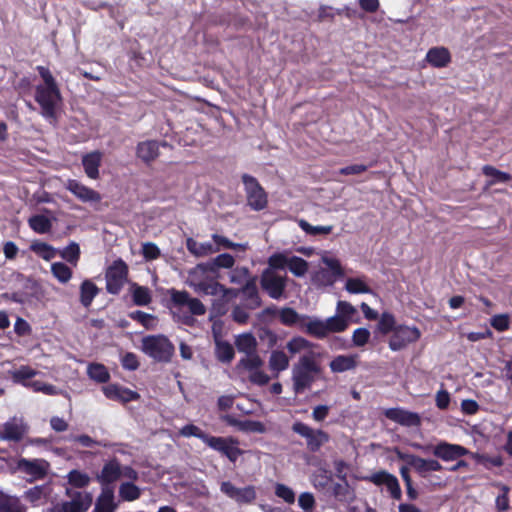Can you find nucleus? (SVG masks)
I'll use <instances>...</instances> for the list:
<instances>
[{
	"mask_svg": "<svg viewBox=\"0 0 512 512\" xmlns=\"http://www.w3.org/2000/svg\"><path fill=\"white\" fill-rule=\"evenodd\" d=\"M127 276V264L122 259L115 260L105 274L107 292L113 295L118 294L126 283Z\"/></svg>",
	"mask_w": 512,
	"mask_h": 512,
	"instance_id": "7",
	"label": "nucleus"
},
{
	"mask_svg": "<svg viewBox=\"0 0 512 512\" xmlns=\"http://www.w3.org/2000/svg\"><path fill=\"white\" fill-rule=\"evenodd\" d=\"M239 365L250 373L261 368L263 365V360L260 358L257 352H255L253 354H247L245 357L241 358Z\"/></svg>",
	"mask_w": 512,
	"mask_h": 512,
	"instance_id": "52",
	"label": "nucleus"
},
{
	"mask_svg": "<svg viewBox=\"0 0 512 512\" xmlns=\"http://www.w3.org/2000/svg\"><path fill=\"white\" fill-rule=\"evenodd\" d=\"M326 268H321L312 276V282L318 287L332 286L337 279L343 277V269L338 259L333 257H322Z\"/></svg>",
	"mask_w": 512,
	"mask_h": 512,
	"instance_id": "4",
	"label": "nucleus"
},
{
	"mask_svg": "<svg viewBox=\"0 0 512 512\" xmlns=\"http://www.w3.org/2000/svg\"><path fill=\"white\" fill-rule=\"evenodd\" d=\"M287 276L280 275L272 269H265L260 277V285L270 298L279 300L285 297Z\"/></svg>",
	"mask_w": 512,
	"mask_h": 512,
	"instance_id": "6",
	"label": "nucleus"
},
{
	"mask_svg": "<svg viewBox=\"0 0 512 512\" xmlns=\"http://www.w3.org/2000/svg\"><path fill=\"white\" fill-rule=\"evenodd\" d=\"M142 351L158 362H169L175 348L166 336L153 335L142 339Z\"/></svg>",
	"mask_w": 512,
	"mask_h": 512,
	"instance_id": "3",
	"label": "nucleus"
},
{
	"mask_svg": "<svg viewBox=\"0 0 512 512\" xmlns=\"http://www.w3.org/2000/svg\"><path fill=\"white\" fill-rule=\"evenodd\" d=\"M249 269L247 267H236L231 270L229 274V279L231 283L241 284L243 282H247L249 279Z\"/></svg>",
	"mask_w": 512,
	"mask_h": 512,
	"instance_id": "63",
	"label": "nucleus"
},
{
	"mask_svg": "<svg viewBox=\"0 0 512 512\" xmlns=\"http://www.w3.org/2000/svg\"><path fill=\"white\" fill-rule=\"evenodd\" d=\"M240 431L246 433H264L266 431L265 425L260 421L242 420L240 424Z\"/></svg>",
	"mask_w": 512,
	"mask_h": 512,
	"instance_id": "62",
	"label": "nucleus"
},
{
	"mask_svg": "<svg viewBox=\"0 0 512 512\" xmlns=\"http://www.w3.org/2000/svg\"><path fill=\"white\" fill-rule=\"evenodd\" d=\"M308 262L298 256H291L288 269L296 277H303L308 272Z\"/></svg>",
	"mask_w": 512,
	"mask_h": 512,
	"instance_id": "50",
	"label": "nucleus"
},
{
	"mask_svg": "<svg viewBox=\"0 0 512 512\" xmlns=\"http://www.w3.org/2000/svg\"><path fill=\"white\" fill-rule=\"evenodd\" d=\"M235 346L241 353L253 354L257 352V340L251 333H243L236 337Z\"/></svg>",
	"mask_w": 512,
	"mask_h": 512,
	"instance_id": "36",
	"label": "nucleus"
},
{
	"mask_svg": "<svg viewBox=\"0 0 512 512\" xmlns=\"http://www.w3.org/2000/svg\"><path fill=\"white\" fill-rule=\"evenodd\" d=\"M326 320L328 335L330 333H340L345 331L349 324L344 320L342 317H340L337 313L334 316H331Z\"/></svg>",
	"mask_w": 512,
	"mask_h": 512,
	"instance_id": "53",
	"label": "nucleus"
},
{
	"mask_svg": "<svg viewBox=\"0 0 512 512\" xmlns=\"http://www.w3.org/2000/svg\"><path fill=\"white\" fill-rule=\"evenodd\" d=\"M168 146L165 141L144 140L136 145V156L146 165H150L160 155V147Z\"/></svg>",
	"mask_w": 512,
	"mask_h": 512,
	"instance_id": "20",
	"label": "nucleus"
},
{
	"mask_svg": "<svg viewBox=\"0 0 512 512\" xmlns=\"http://www.w3.org/2000/svg\"><path fill=\"white\" fill-rule=\"evenodd\" d=\"M364 480L376 486H385L390 496L395 500H400L402 497V491L397 477L385 470L372 473L366 476Z\"/></svg>",
	"mask_w": 512,
	"mask_h": 512,
	"instance_id": "13",
	"label": "nucleus"
},
{
	"mask_svg": "<svg viewBox=\"0 0 512 512\" xmlns=\"http://www.w3.org/2000/svg\"><path fill=\"white\" fill-rule=\"evenodd\" d=\"M426 60L434 67H446L451 61V55L448 49L444 47L431 48L426 54Z\"/></svg>",
	"mask_w": 512,
	"mask_h": 512,
	"instance_id": "30",
	"label": "nucleus"
},
{
	"mask_svg": "<svg viewBox=\"0 0 512 512\" xmlns=\"http://www.w3.org/2000/svg\"><path fill=\"white\" fill-rule=\"evenodd\" d=\"M248 310L243 304L236 305L231 312V317L238 324H246L250 318Z\"/></svg>",
	"mask_w": 512,
	"mask_h": 512,
	"instance_id": "64",
	"label": "nucleus"
},
{
	"mask_svg": "<svg viewBox=\"0 0 512 512\" xmlns=\"http://www.w3.org/2000/svg\"><path fill=\"white\" fill-rule=\"evenodd\" d=\"M210 274L212 278H217L219 275V271L217 266L215 265L214 259L205 262L199 263L189 272L190 278H208L206 275Z\"/></svg>",
	"mask_w": 512,
	"mask_h": 512,
	"instance_id": "37",
	"label": "nucleus"
},
{
	"mask_svg": "<svg viewBox=\"0 0 512 512\" xmlns=\"http://www.w3.org/2000/svg\"><path fill=\"white\" fill-rule=\"evenodd\" d=\"M316 347V344L308 341L307 339L301 336L292 337L286 344V349L288 350L291 356H295L297 354H301V356H306L311 354L312 356L319 357L320 354L315 351Z\"/></svg>",
	"mask_w": 512,
	"mask_h": 512,
	"instance_id": "24",
	"label": "nucleus"
},
{
	"mask_svg": "<svg viewBox=\"0 0 512 512\" xmlns=\"http://www.w3.org/2000/svg\"><path fill=\"white\" fill-rule=\"evenodd\" d=\"M35 101L40 106V114L49 123L57 121L58 111L62 107L63 98L59 87H35Z\"/></svg>",
	"mask_w": 512,
	"mask_h": 512,
	"instance_id": "2",
	"label": "nucleus"
},
{
	"mask_svg": "<svg viewBox=\"0 0 512 512\" xmlns=\"http://www.w3.org/2000/svg\"><path fill=\"white\" fill-rule=\"evenodd\" d=\"M274 492L278 498L282 499L287 504H293L296 500V495L293 489L285 484L276 483Z\"/></svg>",
	"mask_w": 512,
	"mask_h": 512,
	"instance_id": "57",
	"label": "nucleus"
},
{
	"mask_svg": "<svg viewBox=\"0 0 512 512\" xmlns=\"http://www.w3.org/2000/svg\"><path fill=\"white\" fill-rule=\"evenodd\" d=\"M318 358L311 354L300 356L298 362L293 365L291 379L296 394H301L310 389L321 374L322 368Z\"/></svg>",
	"mask_w": 512,
	"mask_h": 512,
	"instance_id": "1",
	"label": "nucleus"
},
{
	"mask_svg": "<svg viewBox=\"0 0 512 512\" xmlns=\"http://www.w3.org/2000/svg\"><path fill=\"white\" fill-rule=\"evenodd\" d=\"M242 181L248 205L255 211L264 209L267 206V195L258 180L249 174H243Z\"/></svg>",
	"mask_w": 512,
	"mask_h": 512,
	"instance_id": "8",
	"label": "nucleus"
},
{
	"mask_svg": "<svg viewBox=\"0 0 512 512\" xmlns=\"http://www.w3.org/2000/svg\"><path fill=\"white\" fill-rule=\"evenodd\" d=\"M290 257L291 256L289 255L288 251L272 254L267 261L269 266L268 269H272L275 271L276 269L282 270L286 267L288 268Z\"/></svg>",
	"mask_w": 512,
	"mask_h": 512,
	"instance_id": "48",
	"label": "nucleus"
},
{
	"mask_svg": "<svg viewBox=\"0 0 512 512\" xmlns=\"http://www.w3.org/2000/svg\"><path fill=\"white\" fill-rule=\"evenodd\" d=\"M215 279L216 278H190L189 284L197 293L211 296L220 295L222 297L236 296L234 289L225 287Z\"/></svg>",
	"mask_w": 512,
	"mask_h": 512,
	"instance_id": "9",
	"label": "nucleus"
},
{
	"mask_svg": "<svg viewBox=\"0 0 512 512\" xmlns=\"http://www.w3.org/2000/svg\"><path fill=\"white\" fill-rule=\"evenodd\" d=\"M132 300L137 306H147L152 301L151 291L148 287L140 286L137 283L130 285Z\"/></svg>",
	"mask_w": 512,
	"mask_h": 512,
	"instance_id": "33",
	"label": "nucleus"
},
{
	"mask_svg": "<svg viewBox=\"0 0 512 512\" xmlns=\"http://www.w3.org/2000/svg\"><path fill=\"white\" fill-rule=\"evenodd\" d=\"M98 293L99 288L91 280H84L80 285V303L85 308L90 307Z\"/></svg>",
	"mask_w": 512,
	"mask_h": 512,
	"instance_id": "35",
	"label": "nucleus"
},
{
	"mask_svg": "<svg viewBox=\"0 0 512 512\" xmlns=\"http://www.w3.org/2000/svg\"><path fill=\"white\" fill-rule=\"evenodd\" d=\"M234 291L236 292V296L238 294L241 295V304L245 305L249 310H255L261 306L262 301L259 296L255 278L249 279L241 289H234Z\"/></svg>",
	"mask_w": 512,
	"mask_h": 512,
	"instance_id": "21",
	"label": "nucleus"
},
{
	"mask_svg": "<svg viewBox=\"0 0 512 512\" xmlns=\"http://www.w3.org/2000/svg\"><path fill=\"white\" fill-rule=\"evenodd\" d=\"M482 171H483L484 175L492 178V181L490 182V184H493L496 182L506 183L511 179L510 174H508L506 172H502L490 165L483 166Z\"/></svg>",
	"mask_w": 512,
	"mask_h": 512,
	"instance_id": "54",
	"label": "nucleus"
},
{
	"mask_svg": "<svg viewBox=\"0 0 512 512\" xmlns=\"http://www.w3.org/2000/svg\"><path fill=\"white\" fill-rule=\"evenodd\" d=\"M432 454L445 462L456 461L462 456L468 455L469 450L459 444L440 441L431 449Z\"/></svg>",
	"mask_w": 512,
	"mask_h": 512,
	"instance_id": "16",
	"label": "nucleus"
},
{
	"mask_svg": "<svg viewBox=\"0 0 512 512\" xmlns=\"http://www.w3.org/2000/svg\"><path fill=\"white\" fill-rule=\"evenodd\" d=\"M119 496L124 501H135L141 496V489L132 482H124L119 487Z\"/></svg>",
	"mask_w": 512,
	"mask_h": 512,
	"instance_id": "47",
	"label": "nucleus"
},
{
	"mask_svg": "<svg viewBox=\"0 0 512 512\" xmlns=\"http://www.w3.org/2000/svg\"><path fill=\"white\" fill-rule=\"evenodd\" d=\"M398 457L401 460L407 462V464L412 467L419 476L425 478L431 472H438L443 470L442 464L436 459H425L413 454H404L399 453Z\"/></svg>",
	"mask_w": 512,
	"mask_h": 512,
	"instance_id": "12",
	"label": "nucleus"
},
{
	"mask_svg": "<svg viewBox=\"0 0 512 512\" xmlns=\"http://www.w3.org/2000/svg\"><path fill=\"white\" fill-rule=\"evenodd\" d=\"M28 431V425L22 417H12L3 424L0 440L19 442Z\"/></svg>",
	"mask_w": 512,
	"mask_h": 512,
	"instance_id": "17",
	"label": "nucleus"
},
{
	"mask_svg": "<svg viewBox=\"0 0 512 512\" xmlns=\"http://www.w3.org/2000/svg\"><path fill=\"white\" fill-rule=\"evenodd\" d=\"M220 491L240 505L250 504L256 499L255 487L251 485L238 488L230 481H224L221 483Z\"/></svg>",
	"mask_w": 512,
	"mask_h": 512,
	"instance_id": "14",
	"label": "nucleus"
},
{
	"mask_svg": "<svg viewBox=\"0 0 512 512\" xmlns=\"http://www.w3.org/2000/svg\"><path fill=\"white\" fill-rule=\"evenodd\" d=\"M51 273L61 284L68 283L73 276L72 269L63 262H54L51 264Z\"/></svg>",
	"mask_w": 512,
	"mask_h": 512,
	"instance_id": "43",
	"label": "nucleus"
},
{
	"mask_svg": "<svg viewBox=\"0 0 512 512\" xmlns=\"http://www.w3.org/2000/svg\"><path fill=\"white\" fill-rule=\"evenodd\" d=\"M332 495L340 502H351L354 499V491L348 484L347 480L332 485Z\"/></svg>",
	"mask_w": 512,
	"mask_h": 512,
	"instance_id": "39",
	"label": "nucleus"
},
{
	"mask_svg": "<svg viewBox=\"0 0 512 512\" xmlns=\"http://www.w3.org/2000/svg\"><path fill=\"white\" fill-rule=\"evenodd\" d=\"M298 505L304 512H313L316 500L311 492H302L298 497Z\"/></svg>",
	"mask_w": 512,
	"mask_h": 512,
	"instance_id": "61",
	"label": "nucleus"
},
{
	"mask_svg": "<svg viewBox=\"0 0 512 512\" xmlns=\"http://www.w3.org/2000/svg\"><path fill=\"white\" fill-rule=\"evenodd\" d=\"M68 481L71 485L82 488L89 484L90 477L79 470H72L68 474Z\"/></svg>",
	"mask_w": 512,
	"mask_h": 512,
	"instance_id": "58",
	"label": "nucleus"
},
{
	"mask_svg": "<svg viewBox=\"0 0 512 512\" xmlns=\"http://www.w3.org/2000/svg\"><path fill=\"white\" fill-rule=\"evenodd\" d=\"M102 391L108 399L122 403H128L140 398V395L136 391L130 390L118 384H109L104 386L102 387Z\"/></svg>",
	"mask_w": 512,
	"mask_h": 512,
	"instance_id": "22",
	"label": "nucleus"
},
{
	"mask_svg": "<svg viewBox=\"0 0 512 512\" xmlns=\"http://www.w3.org/2000/svg\"><path fill=\"white\" fill-rule=\"evenodd\" d=\"M385 416L402 425L407 427L419 426L421 424V417L415 412L406 411L401 408H390L385 411Z\"/></svg>",
	"mask_w": 512,
	"mask_h": 512,
	"instance_id": "23",
	"label": "nucleus"
},
{
	"mask_svg": "<svg viewBox=\"0 0 512 512\" xmlns=\"http://www.w3.org/2000/svg\"><path fill=\"white\" fill-rule=\"evenodd\" d=\"M336 313L350 324L354 316L357 314V310L347 301H338L336 305Z\"/></svg>",
	"mask_w": 512,
	"mask_h": 512,
	"instance_id": "55",
	"label": "nucleus"
},
{
	"mask_svg": "<svg viewBox=\"0 0 512 512\" xmlns=\"http://www.w3.org/2000/svg\"><path fill=\"white\" fill-rule=\"evenodd\" d=\"M61 258L66 260L73 266H77L78 261L80 259V247L76 242H71L67 245L63 250L59 252Z\"/></svg>",
	"mask_w": 512,
	"mask_h": 512,
	"instance_id": "49",
	"label": "nucleus"
},
{
	"mask_svg": "<svg viewBox=\"0 0 512 512\" xmlns=\"http://www.w3.org/2000/svg\"><path fill=\"white\" fill-rule=\"evenodd\" d=\"M115 505L113 501V494L109 492L103 494L96 504L95 512H114Z\"/></svg>",
	"mask_w": 512,
	"mask_h": 512,
	"instance_id": "60",
	"label": "nucleus"
},
{
	"mask_svg": "<svg viewBox=\"0 0 512 512\" xmlns=\"http://www.w3.org/2000/svg\"><path fill=\"white\" fill-rule=\"evenodd\" d=\"M64 187L78 200L84 203H97L101 201V195L94 189L82 184L76 179H68Z\"/></svg>",
	"mask_w": 512,
	"mask_h": 512,
	"instance_id": "19",
	"label": "nucleus"
},
{
	"mask_svg": "<svg viewBox=\"0 0 512 512\" xmlns=\"http://www.w3.org/2000/svg\"><path fill=\"white\" fill-rule=\"evenodd\" d=\"M29 227L38 234L48 233L52 228V221L45 215H33L28 219Z\"/></svg>",
	"mask_w": 512,
	"mask_h": 512,
	"instance_id": "42",
	"label": "nucleus"
},
{
	"mask_svg": "<svg viewBox=\"0 0 512 512\" xmlns=\"http://www.w3.org/2000/svg\"><path fill=\"white\" fill-rule=\"evenodd\" d=\"M8 373L15 383H20L24 386V383H28L38 372L28 365H21L18 368L9 370Z\"/></svg>",
	"mask_w": 512,
	"mask_h": 512,
	"instance_id": "40",
	"label": "nucleus"
},
{
	"mask_svg": "<svg viewBox=\"0 0 512 512\" xmlns=\"http://www.w3.org/2000/svg\"><path fill=\"white\" fill-rule=\"evenodd\" d=\"M179 435L183 437H196L203 441L205 444L210 435L202 431L198 426L194 424H187L179 430Z\"/></svg>",
	"mask_w": 512,
	"mask_h": 512,
	"instance_id": "56",
	"label": "nucleus"
},
{
	"mask_svg": "<svg viewBox=\"0 0 512 512\" xmlns=\"http://www.w3.org/2000/svg\"><path fill=\"white\" fill-rule=\"evenodd\" d=\"M420 336L421 333L417 327L397 326L389 340V348L392 351H399L410 343L416 342Z\"/></svg>",
	"mask_w": 512,
	"mask_h": 512,
	"instance_id": "11",
	"label": "nucleus"
},
{
	"mask_svg": "<svg viewBox=\"0 0 512 512\" xmlns=\"http://www.w3.org/2000/svg\"><path fill=\"white\" fill-rule=\"evenodd\" d=\"M215 355L220 362L230 363L235 355L234 348L229 342L223 341L215 335Z\"/></svg>",
	"mask_w": 512,
	"mask_h": 512,
	"instance_id": "34",
	"label": "nucleus"
},
{
	"mask_svg": "<svg viewBox=\"0 0 512 512\" xmlns=\"http://www.w3.org/2000/svg\"><path fill=\"white\" fill-rule=\"evenodd\" d=\"M298 225L306 234L313 235V236L320 235V234L328 235L333 230L332 225L313 226L304 219H300L298 221Z\"/></svg>",
	"mask_w": 512,
	"mask_h": 512,
	"instance_id": "51",
	"label": "nucleus"
},
{
	"mask_svg": "<svg viewBox=\"0 0 512 512\" xmlns=\"http://www.w3.org/2000/svg\"><path fill=\"white\" fill-rule=\"evenodd\" d=\"M30 250L45 261H50L57 254V250L53 246L41 241L32 242Z\"/></svg>",
	"mask_w": 512,
	"mask_h": 512,
	"instance_id": "44",
	"label": "nucleus"
},
{
	"mask_svg": "<svg viewBox=\"0 0 512 512\" xmlns=\"http://www.w3.org/2000/svg\"><path fill=\"white\" fill-rule=\"evenodd\" d=\"M305 315H299L296 310L290 307H285L279 310V320L283 325L293 326L295 324H300L303 322V317Z\"/></svg>",
	"mask_w": 512,
	"mask_h": 512,
	"instance_id": "46",
	"label": "nucleus"
},
{
	"mask_svg": "<svg viewBox=\"0 0 512 512\" xmlns=\"http://www.w3.org/2000/svg\"><path fill=\"white\" fill-rule=\"evenodd\" d=\"M170 294L171 301L176 307L187 306L189 312L196 316H201L206 313V307L204 304L199 299L190 297L187 291H178L172 289Z\"/></svg>",
	"mask_w": 512,
	"mask_h": 512,
	"instance_id": "18",
	"label": "nucleus"
},
{
	"mask_svg": "<svg viewBox=\"0 0 512 512\" xmlns=\"http://www.w3.org/2000/svg\"><path fill=\"white\" fill-rule=\"evenodd\" d=\"M0 512H24L19 498L0 491Z\"/></svg>",
	"mask_w": 512,
	"mask_h": 512,
	"instance_id": "38",
	"label": "nucleus"
},
{
	"mask_svg": "<svg viewBox=\"0 0 512 512\" xmlns=\"http://www.w3.org/2000/svg\"><path fill=\"white\" fill-rule=\"evenodd\" d=\"M88 376L98 382V383H106L110 379V374L107 368L103 364L92 363L87 367Z\"/></svg>",
	"mask_w": 512,
	"mask_h": 512,
	"instance_id": "45",
	"label": "nucleus"
},
{
	"mask_svg": "<svg viewBox=\"0 0 512 512\" xmlns=\"http://www.w3.org/2000/svg\"><path fill=\"white\" fill-rule=\"evenodd\" d=\"M292 431L305 438L307 449L310 452H317L320 448L329 442L330 436L321 429H313L309 425L297 421L292 425Z\"/></svg>",
	"mask_w": 512,
	"mask_h": 512,
	"instance_id": "5",
	"label": "nucleus"
},
{
	"mask_svg": "<svg viewBox=\"0 0 512 512\" xmlns=\"http://www.w3.org/2000/svg\"><path fill=\"white\" fill-rule=\"evenodd\" d=\"M345 289L351 294H368L372 291L364 276L348 278L345 283Z\"/></svg>",
	"mask_w": 512,
	"mask_h": 512,
	"instance_id": "41",
	"label": "nucleus"
},
{
	"mask_svg": "<svg viewBox=\"0 0 512 512\" xmlns=\"http://www.w3.org/2000/svg\"><path fill=\"white\" fill-rule=\"evenodd\" d=\"M301 328H303L307 334L318 339H323L328 336L326 320L316 317L304 316L303 322H301Z\"/></svg>",
	"mask_w": 512,
	"mask_h": 512,
	"instance_id": "26",
	"label": "nucleus"
},
{
	"mask_svg": "<svg viewBox=\"0 0 512 512\" xmlns=\"http://www.w3.org/2000/svg\"><path fill=\"white\" fill-rule=\"evenodd\" d=\"M206 445L226 456L231 462H235L242 454L241 449L238 448V440L233 437H217L210 435Z\"/></svg>",
	"mask_w": 512,
	"mask_h": 512,
	"instance_id": "10",
	"label": "nucleus"
},
{
	"mask_svg": "<svg viewBox=\"0 0 512 512\" xmlns=\"http://www.w3.org/2000/svg\"><path fill=\"white\" fill-rule=\"evenodd\" d=\"M92 504L87 493H76L71 500L57 504L44 512H86Z\"/></svg>",
	"mask_w": 512,
	"mask_h": 512,
	"instance_id": "15",
	"label": "nucleus"
},
{
	"mask_svg": "<svg viewBox=\"0 0 512 512\" xmlns=\"http://www.w3.org/2000/svg\"><path fill=\"white\" fill-rule=\"evenodd\" d=\"M395 328L394 316L388 312L382 313L378 322V330L382 334H388L389 332H394Z\"/></svg>",
	"mask_w": 512,
	"mask_h": 512,
	"instance_id": "59",
	"label": "nucleus"
},
{
	"mask_svg": "<svg viewBox=\"0 0 512 512\" xmlns=\"http://www.w3.org/2000/svg\"><path fill=\"white\" fill-rule=\"evenodd\" d=\"M120 472L119 461L113 459L104 464L101 472L97 476V479L101 484L108 485L120 479Z\"/></svg>",
	"mask_w": 512,
	"mask_h": 512,
	"instance_id": "28",
	"label": "nucleus"
},
{
	"mask_svg": "<svg viewBox=\"0 0 512 512\" xmlns=\"http://www.w3.org/2000/svg\"><path fill=\"white\" fill-rule=\"evenodd\" d=\"M103 154L96 150L85 154L82 157V165L88 178L96 180L99 178V167L102 163Z\"/></svg>",
	"mask_w": 512,
	"mask_h": 512,
	"instance_id": "27",
	"label": "nucleus"
},
{
	"mask_svg": "<svg viewBox=\"0 0 512 512\" xmlns=\"http://www.w3.org/2000/svg\"><path fill=\"white\" fill-rule=\"evenodd\" d=\"M269 369L275 376L289 367V357L281 350H274L269 357Z\"/></svg>",
	"mask_w": 512,
	"mask_h": 512,
	"instance_id": "32",
	"label": "nucleus"
},
{
	"mask_svg": "<svg viewBox=\"0 0 512 512\" xmlns=\"http://www.w3.org/2000/svg\"><path fill=\"white\" fill-rule=\"evenodd\" d=\"M334 373H342L354 369L357 366L356 355H338L329 364Z\"/></svg>",
	"mask_w": 512,
	"mask_h": 512,
	"instance_id": "31",
	"label": "nucleus"
},
{
	"mask_svg": "<svg viewBox=\"0 0 512 512\" xmlns=\"http://www.w3.org/2000/svg\"><path fill=\"white\" fill-rule=\"evenodd\" d=\"M186 247L196 257H205L220 251V247H214L210 242H198L193 238L187 239Z\"/></svg>",
	"mask_w": 512,
	"mask_h": 512,
	"instance_id": "29",
	"label": "nucleus"
},
{
	"mask_svg": "<svg viewBox=\"0 0 512 512\" xmlns=\"http://www.w3.org/2000/svg\"><path fill=\"white\" fill-rule=\"evenodd\" d=\"M18 468L32 479H41L46 475L48 463L42 459H25L18 461Z\"/></svg>",
	"mask_w": 512,
	"mask_h": 512,
	"instance_id": "25",
	"label": "nucleus"
}]
</instances>
